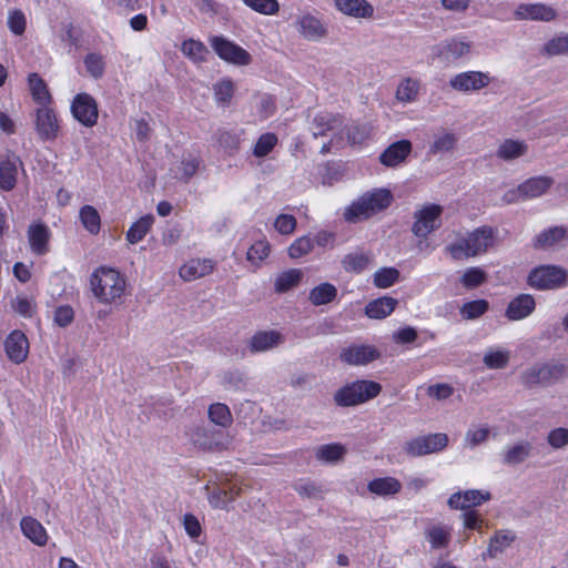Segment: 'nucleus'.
Returning a JSON list of instances; mask_svg holds the SVG:
<instances>
[{
  "instance_id": "nucleus-53",
  "label": "nucleus",
  "mask_w": 568,
  "mask_h": 568,
  "mask_svg": "<svg viewBox=\"0 0 568 568\" xmlns=\"http://www.w3.org/2000/svg\"><path fill=\"white\" fill-rule=\"evenodd\" d=\"M84 64L88 73L92 78L99 79L103 75L105 63L102 55L98 53H89L84 58Z\"/></svg>"
},
{
  "instance_id": "nucleus-49",
  "label": "nucleus",
  "mask_w": 568,
  "mask_h": 568,
  "mask_svg": "<svg viewBox=\"0 0 568 568\" xmlns=\"http://www.w3.org/2000/svg\"><path fill=\"white\" fill-rule=\"evenodd\" d=\"M302 272L300 270H290L281 273L275 280V291L284 293L300 283Z\"/></svg>"
},
{
  "instance_id": "nucleus-18",
  "label": "nucleus",
  "mask_w": 568,
  "mask_h": 568,
  "mask_svg": "<svg viewBox=\"0 0 568 568\" xmlns=\"http://www.w3.org/2000/svg\"><path fill=\"white\" fill-rule=\"evenodd\" d=\"M37 131L43 140L59 139V122L53 110L48 106H41L37 110L36 119Z\"/></svg>"
},
{
  "instance_id": "nucleus-5",
  "label": "nucleus",
  "mask_w": 568,
  "mask_h": 568,
  "mask_svg": "<svg viewBox=\"0 0 568 568\" xmlns=\"http://www.w3.org/2000/svg\"><path fill=\"white\" fill-rule=\"evenodd\" d=\"M393 202V194L388 189H374L365 192L353 201L344 211V219L349 223L367 220L388 209Z\"/></svg>"
},
{
  "instance_id": "nucleus-43",
  "label": "nucleus",
  "mask_w": 568,
  "mask_h": 568,
  "mask_svg": "<svg viewBox=\"0 0 568 568\" xmlns=\"http://www.w3.org/2000/svg\"><path fill=\"white\" fill-rule=\"evenodd\" d=\"M489 310V303L486 300H475L466 302L459 310L464 320L473 321L483 316Z\"/></svg>"
},
{
  "instance_id": "nucleus-32",
  "label": "nucleus",
  "mask_w": 568,
  "mask_h": 568,
  "mask_svg": "<svg viewBox=\"0 0 568 568\" xmlns=\"http://www.w3.org/2000/svg\"><path fill=\"white\" fill-rule=\"evenodd\" d=\"M412 152V144H389L379 155V161L385 166H397L406 160Z\"/></svg>"
},
{
  "instance_id": "nucleus-26",
  "label": "nucleus",
  "mask_w": 568,
  "mask_h": 568,
  "mask_svg": "<svg viewBox=\"0 0 568 568\" xmlns=\"http://www.w3.org/2000/svg\"><path fill=\"white\" fill-rule=\"evenodd\" d=\"M397 304H398V301L394 297H390V296L378 297L376 300L371 301L365 306V314L369 318L383 320L394 312Z\"/></svg>"
},
{
  "instance_id": "nucleus-25",
  "label": "nucleus",
  "mask_w": 568,
  "mask_h": 568,
  "mask_svg": "<svg viewBox=\"0 0 568 568\" xmlns=\"http://www.w3.org/2000/svg\"><path fill=\"white\" fill-rule=\"evenodd\" d=\"M21 164L16 155L0 160V189L11 191L17 183L18 166Z\"/></svg>"
},
{
  "instance_id": "nucleus-20",
  "label": "nucleus",
  "mask_w": 568,
  "mask_h": 568,
  "mask_svg": "<svg viewBox=\"0 0 568 568\" xmlns=\"http://www.w3.org/2000/svg\"><path fill=\"white\" fill-rule=\"evenodd\" d=\"M285 338L278 331H258L248 342L252 353H262L273 349L284 343Z\"/></svg>"
},
{
  "instance_id": "nucleus-23",
  "label": "nucleus",
  "mask_w": 568,
  "mask_h": 568,
  "mask_svg": "<svg viewBox=\"0 0 568 568\" xmlns=\"http://www.w3.org/2000/svg\"><path fill=\"white\" fill-rule=\"evenodd\" d=\"M516 540V534L508 529H501L494 534L490 537L488 547L485 552H483V559L486 558H497L500 554H503L511 544Z\"/></svg>"
},
{
  "instance_id": "nucleus-54",
  "label": "nucleus",
  "mask_w": 568,
  "mask_h": 568,
  "mask_svg": "<svg viewBox=\"0 0 568 568\" xmlns=\"http://www.w3.org/2000/svg\"><path fill=\"white\" fill-rule=\"evenodd\" d=\"M313 250V240L310 236L296 239L288 247V255L292 258H300Z\"/></svg>"
},
{
  "instance_id": "nucleus-56",
  "label": "nucleus",
  "mask_w": 568,
  "mask_h": 568,
  "mask_svg": "<svg viewBox=\"0 0 568 568\" xmlns=\"http://www.w3.org/2000/svg\"><path fill=\"white\" fill-rule=\"evenodd\" d=\"M233 501V496H229L225 488H214L209 494V503L213 508L227 509L230 503Z\"/></svg>"
},
{
  "instance_id": "nucleus-1",
  "label": "nucleus",
  "mask_w": 568,
  "mask_h": 568,
  "mask_svg": "<svg viewBox=\"0 0 568 568\" xmlns=\"http://www.w3.org/2000/svg\"><path fill=\"white\" fill-rule=\"evenodd\" d=\"M372 131L373 128L368 124L359 125L329 113L317 114L312 123L313 138L329 136V142L334 139L341 142H363L372 139Z\"/></svg>"
},
{
  "instance_id": "nucleus-12",
  "label": "nucleus",
  "mask_w": 568,
  "mask_h": 568,
  "mask_svg": "<svg viewBox=\"0 0 568 568\" xmlns=\"http://www.w3.org/2000/svg\"><path fill=\"white\" fill-rule=\"evenodd\" d=\"M210 43L216 54L226 62L237 65H247L251 62L247 51L223 37H212Z\"/></svg>"
},
{
  "instance_id": "nucleus-8",
  "label": "nucleus",
  "mask_w": 568,
  "mask_h": 568,
  "mask_svg": "<svg viewBox=\"0 0 568 568\" xmlns=\"http://www.w3.org/2000/svg\"><path fill=\"white\" fill-rule=\"evenodd\" d=\"M527 283L538 291L557 290L568 283V271L558 265H540L529 272Z\"/></svg>"
},
{
  "instance_id": "nucleus-52",
  "label": "nucleus",
  "mask_w": 568,
  "mask_h": 568,
  "mask_svg": "<svg viewBox=\"0 0 568 568\" xmlns=\"http://www.w3.org/2000/svg\"><path fill=\"white\" fill-rule=\"evenodd\" d=\"M222 384L226 389H244L246 386L245 374L237 369L225 372L222 376Z\"/></svg>"
},
{
  "instance_id": "nucleus-48",
  "label": "nucleus",
  "mask_w": 568,
  "mask_h": 568,
  "mask_svg": "<svg viewBox=\"0 0 568 568\" xmlns=\"http://www.w3.org/2000/svg\"><path fill=\"white\" fill-rule=\"evenodd\" d=\"M510 358V353L506 349H489L484 355L483 362L490 369L505 368Z\"/></svg>"
},
{
  "instance_id": "nucleus-34",
  "label": "nucleus",
  "mask_w": 568,
  "mask_h": 568,
  "mask_svg": "<svg viewBox=\"0 0 568 568\" xmlns=\"http://www.w3.org/2000/svg\"><path fill=\"white\" fill-rule=\"evenodd\" d=\"M154 216L152 214L144 215L140 217L138 221L132 223V225L129 227L126 232V241L130 244H136L140 241H142L145 235L151 230L153 223H154Z\"/></svg>"
},
{
  "instance_id": "nucleus-2",
  "label": "nucleus",
  "mask_w": 568,
  "mask_h": 568,
  "mask_svg": "<svg viewBox=\"0 0 568 568\" xmlns=\"http://www.w3.org/2000/svg\"><path fill=\"white\" fill-rule=\"evenodd\" d=\"M496 231L488 225L479 226L446 246L453 260L460 261L486 253L494 245Z\"/></svg>"
},
{
  "instance_id": "nucleus-4",
  "label": "nucleus",
  "mask_w": 568,
  "mask_h": 568,
  "mask_svg": "<svg viewBox=\"0 0 568 568\" xmlns=\"http://www.w3.org/2000/svg\"><path fill=\"white\" fill-rule=\"evenodd\" d=\"M568 377V363L551 358L537 362L520 373L519 381L526 388L549 387Z\"/></svg>"
},
{
  "instance_id": "nucleus-30",
  "label": "nucleus",
  "mask_w": 568,
  "mask_h": 568,
  "mask_svg": "<svg viewBox=\"0 0 568 568\" xmlns=\"http://www.w3.org/2000/svg\"><path fill=\"white\" fill-rule=\"evenodd\" d=\"M554 184L550 176H535L521 183V191L526 200L544 195Z\"/></svg>"
},
{
  "instance_id": "nucleus-40",
  "label": "nucleus",
  "mask_w": 568,
  "mask_h": 568,
  "mask_svg": "<svg viewBox=\"0 0 568 568\" xmlns=\"http://www.w3.org/2000/svg\"><path fill=\"white\" fill-rule=\"evenodd\" d=\"M83 227L91 234H98L101 229L100 214L92 205H84L79 213Z\"/></svg>"
},
{
  "instance_id": "nucleus-42",
  "label": "nucleus",
  "mask_w": 568,
  "mask_h": 568,
  "mask_svg": "<svg viewBox=\"0 0 568 568\" xmlns=\"http://www.w3.org/2000/svg\"><path fill=\"white\" fill-rule=\"evenodd\" d=\"M470 52V43L457 39H452L442 44L440 53L446 59H458Z\"/></svg>"
},
{
  "instance_id": "nucleus-61",
  "label": "nucleus",
  "mask_w": 568,
  "mask_h": 568,
  "mask_svg": "<svg viewBox=\"0 0 568 568\" xmlns=\"http://www.w3.org/2000/svg\"><path fill=\"white\" fill-rule=\"evenodd\" d=\"M26 16L20 10L10 11L8 16V27L16 36H21L26 30Z\"/></svg>"
},
{
  "instance_id": "nucleus-63",
  "label": "nucleus",
  "mask_w": 568,
  "mask_h": 568,
  "mask_svg": "<svg viewBox=\"0 0 568 568\" xmlns=\"http://www.w3.org/2000/svg\"><path fill=\"white\" fill-rule=\"evenodd\" d=\"M270 253V246L264 241H257L251 245L246 253V258L252 263H258L267 257Z\"/></svg>"
},
{
  "instance_id": "nucleus-55",
  "label": "nucleus",
  "mask_w": 568,
  "mask_h": 568,
  "mask_svg": "<svg viewBox=\"0 0 568 568\" xmlns=\"http://www.w3.org/2000/svg\"><path fill=\"white\" fill-rule=\"evenodd\" d=\"M544 52L548 55L568 53V34L554 37L544 45Z\"/></svg>"
},
{
  "instance_id": "nucleus-39",
  "label": "nucleus",
  "mask_w": 568,
  "mask_h": 568,
  "mask_svg": "<svg viewBox=\"0 0 568 568\" xmlns=\"http://www.w3.org/2000/svg\"><path fill=\"white\" fill-rule=\"evenodd\" d=\"M419 81L413 78L404 79L397 87L396 99L403 103H410L417 99Z\"/></svg>"
},
{
  "instance_id": "nucleus-50",
  "label": "nucleus",
  "mask_w": 568,
  "mask_h": 568,
  "mask_svg": "<svg viewBox=\"0 0 568 568\" xmlns=\"http://www.w3.org/2000/svg\"><path fill=\"white\" fill-rule=\"evenodd\" d=\"M487 280V273L480 267L467 268L460 277V283L466 288H476Z\"/></svg>"
},
{
  "instance_id": "nucleus-15",
  "label": "nucleus",
  "mask_w": 568,
  "mask_h": 568,
  "mask_svg": "<svg viewBox=\"0 0 568 568\" xmlns=\"http://www.w3.org/2000/svg\"><path fill=\"white\" fill-rule=\"evenodd\" d=\"M557 17V11L541 2L537 3H519L514 10V18L516 20H530L550 22Z\"/></svg>"
},
{
  "instance_id": "nucleus-24",
  "label": "nucleus",
  "mask_w": 568,
  "mask_h": 568,
  "mask_svg": "<svg viewBox=\"0 0 568 568\" xmlns=\"http://www.w3.org/2000/svg\"><path fill=\"white\" fill-rule=\"evenodd\" d=\"M214 270V263L209 258H193L180 267V276L187 282L203 277Z\"/></svg>"
},
{
  "instance_id": "nucleus-10",
  "label": "nucleus",
  "mask_w": 568,
  "mask_h": 568,
  "mask_svg": "<svg viewBox=\"0 0 568 568\" xmlns=\"http://www.w3.org/2000/svg\"><path fill=\"white\" fill-rule=\"evenodd\" d=\"M444 209L439 204H426L414 213V223L412 232L415 236L426 239L432 232L442 225V214Z\"/></svg>"
},
{
  "instance_id": "nucleus-27",
  "label": "nucleus",
  "mask_w": 568,
  "mask_h": 568,
  "mask_svg": "<svg viewBox=\"0 0 568 568\" xmlns=\"http://www.w3.org/2000/svg\"><path fill=\"white\" fill-rule=\"evenodd\" d=\"M338 11L354 18H369L374 9L366 0H335Z\"/></svg>"
},
{
  "instance_id": "nucleus-11",
  "label": "nucleus",
  "mask_w": 568,
  "mask_h": 568,
  "mask_svg": "<svg viewBox=\"0 0 568 568\" xmlns=\"http://www.w3.org/2000/svg\"><path fill=\"white\" fill-rule=\"evenodd\" d=\"M448 444V437L444 433H435L426 436H417L404 445V452L410 457L442 452Z\"/></svg>"
},
{
  "instance_id": "nucleus-17",
  "label": "nucleus",
  "mask_w": 568,
  "mask_h": 568,
  "mask_svg": "<svg viewBox=\"0 0 568 568\" xmlns=\"http://www.w3.org/2000/svg\"><path fill=\"white\" fill-rule=\"evenodd\" d=\"M491 495L489 491L479 489H468L464 491L454 493L448 498V506L453 509H468L470 507L479 506L485 501L490 500Z\"/></svg>"
},
{
  "instance_id": "nucleus-16",
  "label": "nucleus",
  "mask_w": 568,
  "mask_h": 568,
  "mask_svg": "<svg viewBox=\"0 0 568 568\" xmlns=\"http://www.w3.org/2000/svg\"><path fill=\"white\" fill-rule=\"evenodd\" d=\"M379 356V351L372 345H351L339 353V359L352 366L367 365Z\"/></svg>"
},
{
  "instance_id": "nucleus-36",
  "label": "nucleus",
  "mask_w": 568,
  "mask_h": 568,
  "mask_svg": "<svg viewBox=\"0 0 568 568\" xmlns=\"http://www.w3.org/2000/svg\"><path fill=\"white\" fill-rule=\"evenodd\" d=\"M209 419L221 429L230 427L233 423L232 413L227 405L214 403L207 409Z\"/></svg>"
},
{
  "instance_id": "nucleus-41",
  "label": "nucleus",
  "mask_w": 568,
  "mask_h": 568,
  "mask_svg": "<svg viewBox=\"0 0 568 568\" xmlns=\"http://www.w3.org/2000/svg\"><path fill=\"white\" fill-rule=\"evenodd\" d=\"M369 263V256L363 252L346 254L342 260V266L346 272L361 273Z\"/></svg>"
},
{
  "instance_id": "nucleus-31",
  "label": "nucleus",
  "mask_w": 568,
  "mask_h": 568,
  "mask_svg": "<svg viewBox=\"0 0 568 568\" xmlns=\"http://www.w3.org/2000/svg\"><path fill=\"white\" fill-rule=\"evenodd\" d=\"M531 450L532 445L529 442L521 440L504 450L503 463L508 466L521 464L531 455Z\"/></svg>"
},
{
  "instance_id": "nucleus-13",
  "label": "nucleus",
  "mask_w": 568,
  "mask_h": 568,
  "mask_svg": "<svg viewBox=\"0 0 568 568\" xmlns=\"http://www.w3.org/2000/svg\"><path fill=\"white\" fill-rule=\"evenodd\" d=\"M71 112L75 120L85 126H92L98 121V105L88 93H79L73 98Z\"/></svg>"
},
{
  "instance_id": "nucleus-28",
  "label": "nucleus",
  "mask_w": 568,
  "mask_h": 568,
  "mask_svg": "<svg viewBox=\"0 0 568 568\" xmlns=\"http://www.w3.org/2000/svg\"><path fill=\"white\" fill-rule=\"evenodd\" d=\"M23 535L37 546H44L48 541L45 528L33 517H23L20 523Z\"/></svg>"
},
{
  "instance_id": "nucleus-58",
  "label": "nucleus",
  "mask_w": 568,
  "mask_h": 568,
  "mask_svg": "<svg viewBox=\"0 0 568 568\" xmlns=\"http://www.w3.org/2000/svg\"><path fill=\"white\" fill-rule=\"evenodd\" d=\"M526 151V144H500L497 155L505 161H511L524 155Z\"/></svg>"
},
{
  "instance_id": "nucleus-33",
  "label": "nucleus",
  "mask_w": 568,
  "mask_h": 568,
  "mask_svg": "<svg viewBox=\"0 0 568 568\" xmlns=\"http://www.w3.org/2000/svg\"><path fill=\"white\" fill-rule=\"evenodd\" d=\"M567 236V231L562 226H554L540 232L534 240V248L545 250L561 242Z\"/></svg>"
},
{
  "instance_id": "nucleus-22",
  "label": "nucleus",
  "mask_w": 568,
  "mask_h": 568,
  "mask_svg": "<svg viewBox=\"0 0 568 568\" xmlns=\"http://www.w3.org/2000/svg\"><path fill=\"white\" fill-rule=\"evenodd\" d=\"M51 232L43 223L31 224L28 229V241L31 251L37 255H43L49 251Z\"/></svg>"
},
{
  "instance_id": "nucleus-38",
  "label": "nucleus",
  "mask_w": 568,
  "mask_h": 568,
  "mask_svg": "<svg viewBox=\"0 0 568 568\" xmlns=\"http://www.w3.org/2000/svg\"><path fill=\"white\" fill-rule=\"evenodd\" d=\"M337 296V288L331 283H322L315 286L308 295L310 302L315 306L331 303Z\"/></svg>"
},
{
  "instance_id": "nucleus-6",
  "label": "nucleus",
  "mask_w": 568,
  "mask_h": 568,
  "mask_svg": "<svg viewBox=\"0 0 568 568\" xmlns=\"http://www.w3.org/2000/svg\"><path fill=\"white\" fill-rule=\"evenodd\" d=\"M379 383L367 379H358L345 384L334 394V403L339 407H352L366 403L379 395Z\"/></svg>"
},
{
  "instance_id": "nucleus-45",
  "label": "nucleus",
  "mask_w": 568,
  "mask_h": 568,
  "mask_svg": "<svg viewBox=\"0 0 568 568\" xmlns=\"http://www.w3.org/2000/svg\"><path fill=\"white\" fill-rule=\"evenodd\" d=\"M346 449L341 444L322 445L316 449L315 456L318 460L335 463L343 458Z\"/></svg>"
},
{
  "instance_id": "nucleus-57",
  "label": "nucleus",
  "mask_w": 568,
  "mask_h": 568,
  "mask_svg": "<svg viewBox=\"0 0 568 568\" xmlns=\"http://www.w3.org/2000/svg\"><path fill=\"white\" fill-rule=\"evenodd\" d=\"M427 539L433 548H444L448 545L449 532L442 527H433L427 530Z\"/></svg>"
},
{
  "instance_id": "nucleus-37",
  "label": "nucleus",
  "mask_w": 568,
  "mask_h": 568,
  "mask_svg": "<svg viewBox=\"0 0 568 568\" xmlns=\"http://www.w3.org/2000/svg\"><path fill=\"white\" fill-rule=\"evenodd\" d=\"M28 80L33 100L41 106H47L51 101V95L43 79L38 73H31Z\"/></svg>"
},
{
  "instance_id": "nucleus-62",
  "label": "nucleus",
  "mask_w": 568,
  "mask_h": 568,
  "mask_svg": "<svg viewBox=\"0 0 568 568\" xmlns=\"http://www.w3.org/2000/svg\"><path fill=\"white\" fill-rule=\"evenodd\" d=\"M200 159L193 154L184 155L181 161L182 176L181 179L187 182L199 170Z\"/></svg>"
},
{
  "instance_id": "nucleus-51",
  "label": "nucleus",
  "mask_w": 568,
  "mask_h": 568,
  "mask_svg": "<svg viewBox=\"0 0 568 568\" xmlns=\"http://www.w3.org/2000/svg\"><path fill=\"white\" fill-rule=\"evenodd\" d=\"M243 3L255 12L264 16L276 14L280 10L277 0H242Z\"/></svg>"
},
{
  "instance_id": "nucleus-29",
  "label": "nucleus",
  "mask_w": 568,
  "mask_h": 568,
  "mask_svg": "<svg viewBox=\"0 0 568 568\" xmlns=\"http://www.w3.org/2000/svg\"><path fill=\"white\" fill-rule=\"evenodd\" d=\"M367 489L377 496H394L400 491L402 484L395 477H379L371 480L367 484Z\"/></svg>"
},
{
  "instance_id": "nucleus-46",
  "label": "nucleus",
  "mask_w": 568,
  "mask_h": 568,
  "mask_svg": "<svg viewBox=\"0 0 568 568\" xmlns=\"http://www.w3.org/2000/svg\"><path fill=\"white\" fill-rule=\"evenodd\" d=\"M294 489L300 496L308 499H322L325 493L322 485L305 479L295 483Z\"/></svg>"
},
{
  "instance_id": "nucleus-59",
  "label": "nucleus",
  "mask_w": 568,
  "mask_h": 568,
  "mask_svg": "<svg viewBox=\"0 0 568 568\" xmlns=\"http://www.w3.org/2000/svg\"><path fill=\"white\" fill-rule=\"evenodd\" d=\"M547 443L555 449L568 446V428L558 427L551 429L547 435Z\"/></svg>"
},
{
  "instance_id": "nucleus-7",
  "label": "nucleus",
  "mask_w": 568,
  "mask_h": 568,
  "mask_svg": "<svg viewBox=\"0 0 568 568\" xmlns=\"http://www.w3.org/2000/svg\"><path fill=\"white\" fill-rule=\"evenodd\" d=\"M186 436L190 443L202 452L226 450L231 444V437L225 430L205 424L191 427Z\"/></svg>"
},
{
  "instance_id": "nucleus-14",
  "label": "nucleus",
  "mask_w": 568,
  "mask_h": 568,
  "mask_svg": "<svg viewBox=\"0 0 568 568\" xmlns=\"http://www.w3.org/2000/svg\"><path fill=\"white\" fill-rule=\"evenodd\" d=\"M489 83V74L481 71L460 72L449 80L452 89L466 93L484 89Z\"/></svg>"
},
{
  "instance_id": "nucleus-44",
  "label": "nucleus",
  "mask_w": 568,
  "mask_h": 568,
  "mask_svg": "<svg viewBox=\"0 0 568 568\" xmlns=\"http://www.w3.org/2000/svg\"><path fill=\"white\" fill-rule=\"evenodd\" d=\"M181 51L185 57L196 63L204 61L209 52L204 43L194 39L185 40L181 45Z\"/></svg>"
},
{
  "instance_id": "nucleus-19",
  "label": "nucleus",
  "mask_w": 568,
  "mask_h": 568,
  "mask_svg": "<svg viewBox=\"0 0 568 568\" xmlns=\"http://www.w3.org/2000/svg\"><path fill=\"white\" fill-rule=\"evenodd\" d=\"M4 351L11 362L16 364L24 362L29 353L26 335L20 331L11 332L4 341Z\"/></svg>"
},
{
  "instance_id": "nucleus-47",
  "label": "nucleus",
  "mask_w": 568,
  "mask_h": 568,
  "mask_svg": "<svg viewBox=\"0 0 568 568\" xmlns=\"http://www.w3.org/2000/svg\"><path fill=\"white\" fill-rule=\"evenodd\" d=\"M399 278V271L395 267H382L374 273L373 283L378 288H388Z\"/></svg>"
},
{
  "instance_id": "nucleus-35",
  "label": "nucleus",
  "mask_w": 568,
  "mask_h": 568,
  "mask_svg": "<svg viewBox=\"0 0 568 568\" xmlns=\"http://www.w3.org/2000/svg\"><path fill=\"white\" fill-rule=\"evenodd\" d=\"M212 90L216 104L226 108L233 99L235 85L231 79L224 78L214 83Z\"/></svg>"
},
{
  "instance_id": "nucleus-60",
  "label": "nucleus",
  "mask_w": 568,
  "mask_h": 568,
  "mask_svg": "<svg viewBox=\"0 0 568 568\" xmlns=\"http://www.w3.org/2000/svg\"><path fill=\"white\" fill-rule=\"evenodd\" d=\"M296 224L295 216L291 214H280L274 221L275 230L283 235L292 234L296 229Z\"/></svg>"
},
{
  "instance_id": "nucleus-64",
  "label": "nucleus",
  "mask_w": 568,
  "mask_h": 568,
  "mask_svg": "<svg viewBox=\"0 0 568 568\" xmlns=\"http://www.w3.org/2000/svg\"><path fill=\"white\" fill-rule=\"evenodd\" d=\"M256 109L262 119H267L275 111V102L274 99L266 93L258 94L256 97Z\"/></svg>"
},
{
  "instance_id": "nucleus-9",
  "label": "nucleus",
  "mask_w": 568,
  "mask_h": 568,
  "mask_svg": "<svg viewBox=\"0 0 568 568\" xmlns=\"http://www.w3.org/2000/svg\"><path fill=\"white\" fill-rule=\"evenodd\" d=\"M293 27L302 39L310 42H321L328 36L327 24L318 14L307 10L298 11Z\"/></svg>"
},
{
  "instance_id": "nucleus-21",
  "label": "nucleus",
  "mask_w": 568,
  "mask_h": 568,
  "mask_svg": "<svg viewBox=\"0 0 568 568\" xmlns=\"http://www.w3.org/2000/svg\"><path fill=\"white\" fill-rule=\"evenodd\" d=\"M536 308V302L530 294H519L513 298L506 311L505 316L509 321H520L528 317Z\"/></svg>"
},
{
  "instance_id": "nucleus-3",
  "label": "nucleus",
  "mask_w": 568,
  "mask_h": 568,
  "mask_svg": "<svg viewBox=\"0 0 568 568\" xmlns=\"http://www.w3.org/2000/svg\"><path fill=\"white\" fill-rule=\"evenodd\" d=\"M90 285L99 302L110 305L120 302L125 292L126 282L119 271L100 266L91 274Z\"/></svg>"
}]
</instances>
